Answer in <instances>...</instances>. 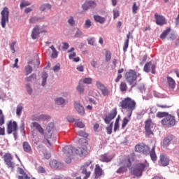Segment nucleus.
Returning <instances> with one entry per match:
<instances>
[{"instance_id":"45","label":"nucleus","mask_w":179,"mask_h":179,"mask_svg":"<svg viewBox=\"0 0 179 179\" xmlns=\"http://www.w3.org/2000/svg\"><path fill=\"white\" fill-rule=\"evenodd\" d=\"M114 122H111L109 126L106 127L107 134L111 135L113 134V125Z\"/></svg>"},{"instance_id":"50","label":"nucleus","mask_w":179,"mask_h":179,"mask_svg":"<svg viewBox=\"0 0 179 179\" xmlns=\"http://www.w3.org/2000/svg\"><path fill=\"white\" fill-rule=\"evenodd\" d=\"M152 125V119H148L145 122V129H149L150 128V126Z\"/></svg>"},{"instance_id":"47","label":"nucleus","mask_w":179,"mask_h":179,"mask_svg":"<svg viewBox=\"0 0 179 179\" xmlns=\"http://www.w3.org/2000/svg\"><path fill=\"white\" fill-rule=\"evenodd\" d=\"M68 23L70 26L73 27L75 26V19L73 17L70 16L68 19Z\"/></svg>"},{"instance_id":"7","label":"nucleus","mask_w":179,"mask_h":179,"mask_svg":"<svg viewBox=\"0 0 179 179\" xmlns=\"http://www.w3.org/2000/svg\"><path fill=\"white\" fill-rule=\"evenodd\" d=\"M3 159L8 169H10L11 170L15 169V162H13V156H12V154L9 152L4 154Z\"/></svg>"},{"instance_id":"37","label":"nucleus","mask_w":179,"mask_h":179,"mask_svg":"<svg viewBox=\"0 0 179 179\" xmlns=\"http://www.w3.org/2000/svg\"><path fill=\"white\" fill-rule=\"evenodd\" d=\"M36 79H37V76L36 75V73H33L29 77H27L25 78V80L26 82H34V80H36Z\"/></svg>"},{"instance_id":"28","label":"nucleus","mask_w":179,"mask_h":179,"mask_svg":"<svg viewBox=\"0 0 179 179\" xmlns=\"http://www.w3.org/2000/svg\"><path fill=\"white\" fill-rule=\"evenodd\" d=\"M103 169L100 168V165L96 164L94 169L95 177H101V176H103Z\"/></svg>"},{"instance_id":"3","label":"nucleus","mask_w":179,"mask_h":179,"mask_svg":"<svg viewBox=\"0 0 179 179\" xmlns=\"http://www.w3.org/2000/svg\"><path fill=\"white\" fill-rule=\"evenodd\" d=\"M13 133L15 141L17 139V123L15 121H9L7 125V134Z\"/></svg>"},{"instance_id":"41","label":"nucleus","mask_w":179,"mask_h":179,"mask_svg":"<svg viewBox=\"0 0 179 179\" xmlns=\"http://www.w3.org/2000/svg\"><path fill=\"white\" fill-rule=\"evenodd\" d=\"M83 84L85 83L86 85H92V82H93V79L92 78H85L84 79L80 80Z\"/></svg>"},{"instance_id":"42","label":"nucleus","mask_w":179,"mask_h":179,"mask_svg":"<svg viewBox=\"0 0 179 179\" xmlns=\"http://www.w3.org/2000/svg\"><path fill=\"white\" fill-rule=\"evenodd\" d=\"M22 111H23V106L18 105L16 108V115L18 117H20L22 115Z\"/></svg>"},{"instance_id":"13","label":"nucleus","mask_w":179,"mask_h":179,"mask_svg":"<svg viewBox=\"0 0 179 179\" xmlns=\"http://www.w3.org/2000/svg\"><path fill=\"white\" fill-rule=\"evenodd\" d=\"M92 164V161H88L85 162L82 166H81V173L82 174H85L84 179H87L88 177H90V171H87V169L89 168V166Z\"/></svg>"},{"instance_id":"34","label":"nucleus","mask_w":179,"mask_h":179,"mask_svg":"<svg viewBox=\"0 0 179 179\" xmlns=\"http://www.w3.org/2000/svg\"><path fill=\"white\" fill-rule=\"evenodd\" d=\"M50 48V50H52L51 57L53 59L58 58V51H57V49H55V47H54V45H51Z\"/></svg>"},{"instance_id":"43","label":"nucleus","mask_w":179,"mask_h":179,"mask_svg":"<svg viewBox=\"0 0 179 179\" xmlns=\"http://www.w3.org/2000/svg\"><path fill=\"white\" fill-rule=\"evenodd\" d=\"M5 124V115H3V112L0 109V127Z\"/></svg>"},{"instance_id":"31","label":"nucleus","mask_w":179,"mask_h":179,"mask_svg":"<svg viewBox=\"0 0 179 179\" xmlns=\"http://www.w3.org/2000/svg\"><path fill=\"white\" fill-rule=\"evenodd\" d=\"M156 146L154 145L150 152V156L152 162H156L157 160V156L156 155V152L155 151Z\"/></svg>"},{"instance_id":"54","label":"nucleus","mask_w":179,"mask_h":179,"mask_svg":"<svg viewBox=\"0 0 179 179\" xmlns=\"http://www.w3.org/2000/svg\"><path fill=\"white\" fill-rule=\"evenodd\" d=\"M77 135H79V136H83V138H87L88 135L86 134V132L83 131H79L77 132Z\"/></svg>"},{"instance_id":"22","label":"nucleus","mask_w":179,"mask_h":179,"mask_svg":"<svg viewBox=\"0 0 179 179\" xmlns=\"http://www.w3.org/2000/svg\"><path fill=\"white\" fill-rule=\"evenodd\" d=\"M50 166L52 169L59 170L62 167V164L55 159H52L50 162Z\"/></svg>"},{"instance_id":"52","label":"nucleus","mask_w":179,"mask_h":179,"mask_svg":"<svg viewBox=\"0 0 179 179\" xmlns=\"http://www.w3.org/2000/svg\"><path fill=\"white\" fill-rule=\"evenodd\" d=\"M111 59V52L110 51L107 50L106 52V62H108Z\"/></svg>"},{"instance_id":"27","label":"nucleus","mask_w":179,"mask_h":179,"mask_svg":"<svg viewBox=\"0 0 179 179\" xmlns=\"http://www.w3.org/2000/svg\"><path fill=\"white\" fill-rule=\"evenodd\" d=\"M31 64H34V62L30 61L28 62V65L24 67V71H25V76H27L30 75L33 72V68L31 67Z\"/></svg>"},{"instance_id":"12","label":"nucleus","mask_w":179,"mask_h":179,"mask_svg":"<svg viewBox=\"0 0 179 179\" xmlns=\"http://www.w3.org/2000/svg\"><path fill=\"white\" fill-rule=\"evenodd\" d=\"M151 69V73L155 75L156 73V64H152V62H147L143 68L144 72H146L147 73H149L150 72Z\"/></svg>"},{"instance_id":"60","label":"nucleus","mask_w":179,"mask_h":179,"mask_svg":"<svg viewBox=\"0 0 179 179\" xmlns=\"http://www.w3.org/2000/svg\"><path fill=\"white\" fill-rule=\"evenodd\" d=\"M59 69H61V64H59V63H58L53 67L54 72H58Z\"/></svg>"},{"instance_id":"5","label":"nucleus","mask_w":179,"mask_h":179,"mask_svg":"<svg viewBox=\"0 0 179 179\" xmlns=\"http://www.w3.org/2000/svg\"><path fill=\"white\" fill-rule=\"evenodd\" d=\"M162 125L171 128L176 125V117L173 115L168 114L162 120Z\"/></svg>"},{"instance_id":"38","label":"nucleus","mask_w":179,"mask_h":179,"mask_svg":"<svg viewBox=\"0 0 179 179\" xmlns=\"http://www.w3.org/2000/svg\"><path fill=\"white\" fill-rule=\"evenodd\" d=\"M120 92H127V90H128V85H127V83L122 82L120 85Z\"/></svg>"},{"instance_id":"56","label":"nucleus","mask_w":179,"mask_h":179,"mask_svg":"<svg viewBox=\"0 0 179 179\" xmlns=\"http://www.w3.org/2000/svg\"><path fill=\"white\" fill-rule=\"evenodd\" d=\"M129 45V42L128 41V39H127V40H126V41L124 43V45H123V51L124 52H127V50L128 49Z\"/></svg>"},{"instance_id":"10","label":"nucleus","mask_w":179,"mask_h":179,"mask_svg":"<svg viewBox=\"0 0 179 179\" xmlns=\"http://www.w3.org/2000/svg\"><path fill=\"white\" fill-rule=\"evenodd\" d=\"M96 87L97 89H99V90L101 92V94L104 97H108V96H110V90H108V88L105 87V85H103L100 81H96Z\"/></svg>"},{"instance_id":"33","label":"nucleus","mask_w":179,"mask_h":179,"mask_svg":"<svg viewBox=\"0 0 179 179\" xmlns=\"http://www.w3.org/2000/svg\"><path fill=\"white\" fill-rule=\"evenodd\" d=\"M77 90L80 93V94H83L85 93V85L82 81L79 82L78 85L77 86Z\"/></svg>"},{"instance_id":"59","label":"nucleus","mask_w":179,"mask_h":179,"mask_svg":"<svg viewBox=\"0 0 179 179\" xmlns=\"http://www.w3.org/2000/svg\"><path fill=\"white\" fill-rule=\"evenodd\" d=\"M26 89L28 94H31V93H33V90L31 89V87L30 86V85L27 84Z\"/></svg>"},{"instance_id":"26","label":"nucleus","mask_w":179,"mask_h":179,"mask_svg":"<svg viewBox=\"0 0 179 179\" xmlns=\"http://www.w3.org/2000/svg\"><path fill=\"white\" fill-rule=\"evenodd\" d=\"M135 159L134 157H129L126 159L124 160V167H127V169H131L132 167V162H134Z\"/></svg>"},{"instance_id":"21","label":"nucleus","mask_w":179,"mask_h":179,"mask_svg":"<svg viewBox=\"0 0 179 179\" xmlns=\"http://www.w3.org/2000/svg\"><path fill=\"white\" fill-rule=\"evenodd\" d=\"M99 160L102 163H110L113 160V156L108 155V153H105L101 155Z\"/></svg>"},{"instance_id":"29","label":"nucleus","mask_w":179,"mask_h":179,"mask_svg":"<svg viewBox=\"0 0 179 179\" xmlns=\"http://www.w3.org/2000/svg\"><path fill=\"white\" fill-rule=\"evenodd\" d=\"M167 84L171 89H176V80L170 76L167 77Z\"/></svg>"},{"instance_id":"62","label":"nucleus","mask_w":179,"mask_h":179,"mask_svg":"<svg viewBox=\"0 0 179 179\" xmlns=\"http://www.w3.org/2000/svg\"><path fill=\"white\" fill-rule=\"evenodd\" d=\"M120 16V11L118 10H113V19H117Z\"/></svg>"},{"instance_id":"46","label":"nucleus","mask_w":179,"mask_h":179,"mask_svg":"<svg viewBox=\"0 0 179 179\" xmlns=\"http://www.w3.org/2000/svg\"><path fill=\"white\" fill-rule=\"evenodd\" d=\"M92 27V21L90 20H86L84 24V29H90Z\"/></svg>"},{"instance_id":"30","label":"nucleus","mask_w":179,"mask_h":179,"mask_svg":"<svg viewBox=\"0 0 179 179\" xmlns=\"http://www.w3.org/2000/svg\"><path fill=\"white\" fill-rule=\"evenodd\" d=\"M173 135L168 136L164 139L163 141V147L169 146L170 145V142L173 141Z\"/></svg>"},{"instance_id":"39","label":"nucleus","mask_w":179,"mask_h":179,"mask_svg":"<svg viewBox=\"0 0 179 179\" xmlns=\"http://www.w3.org/2000/svg\"><path fill=\"white\" fill-rule=\"evenodd\" d=\"M55 101L58 106H64V104H65V99L61 97L57 98L55 99Z\"/></svg>"},{"instance_id":"20","label":"nucleus","mask_w":179,"mask_h":179,"mask_svg":"<svg viewBox=\"0 0 179 179\" xmlns=\"http://www.w3.org/2000/svg\"><path fill=\"white\" fill-rule=\"evenodd\" d=\"M17 173L18 174H20L17 176L18 179H30V176H29V175H27V173H26V172H24V170H23V169L18 167L17 169Z\"/></svg>"},{"instance_id":"19","label":"nucleus","mask_w":179,"mask_h":179,"mask_svg":"<svg viewBox=\"0 0 179 179\" xmlns=\"http://www.w3.org/2000/svg\"><path fill=\"white\" fill-rule=\"evenodd\" d=\"M96 4L94 1H85L84 4L82 6L83 10H87V9H93V8H96Z\"/></svg>"},{"instance_id":"58","label":"nucleus","mask_w":179,"mask_h":179,"mask_svg":"<svg viewBox=\"0 0 179 179\" xmlns=\"http://www.w3.org/2000/svg\"><path fill=\"white\" fill-rule=\"evenodd\" d=\"M75 125L78 128H85V124H83L82 122H76Z\"/></svg>"},{"instance_id":"1","label":"nucleus","mask_w":179,"mask_h":179,"mask_svg":"<svg viewBox=\"0 0 179 179\" xmlns=\"http://www.w3.org/2000/svg\"><path fill=\"white\" fill-rule=\"evenodd\" d=\"M78 142L82 147L77 149H75L72 145H66L63 148V152L66 157L65 159L66 163L69 164L72 162V156H73L75 153L81 157L87 155V140L85 138H80Z\"/></svg>"},{"instance_id":"2","label":"nucleus","mask_w":179,"mask_h":179,"mask_svg":"<svg viewBox=\"0 0 179 179\" xmlns=\"http://www.w3.org/2000/svg\"><path fill=\"white\" fill-rule=\"evenodd\" d=\"M120 106L123 110H126L128 118H131L132 113L136 108V102L129 97L124 98L120 102Z\"/></svg>"},{"instance_id":"18","label":"nucleus","mask_w":179,"mask_h":179,"mask_svg":"<svg viewBox=\"0 0 179 179\" xmlns=\"http://www.w3.org/2000/svg\"><path fill=\"white\" fill-rule=\"evenodd\" d=\"M41 31H40V27L38 25H36L34 29H32V32L31 34V38L33 40H36L40 37V34Z\"/></svg>"},{"instance_id":"61","label":"nucleus","mask_w":179,"mask_h":179,"mask_svg":"<svg viewBox=\"0 0 179 179\" xmlns=\"http://www.w3.org/2000/svg\"><path fill=\"white\" fill-rule=\"evenodd\" d=\"M138 10V6H136V2H134V3H133V6H132V12H133V13H136L137 11Z\"/></svg>"},{"instance_id":"32","label":"nucleus","mask_w":179,"mask_h":179,"mask_svg":"<svg viewBox=\"0 0 179 179\" xmlns=\"http://www.w3.org/2000/svg\"><path fill=\"white\" fill-rule=\"evenodd\" d=\"M94 20L96 23H100L101 24H103L106 22V18L100 15H94Z\"/></svg>"},{"instance_id":"49","label":"nucleus","mask_w":179,"mask_h":179,"mask_svg":"<svg viewBox=\"0 0 179 179\" xmlns=\"http://www.w3.org/2000/svg\"><path fill=\"white\" fill-rule=\"evenodd\" d=\"M128 122H129V120H128V118L124 117L122 120V129H124L127 125L128 124Z\"/></svg>"},{"instance_id":"35","label":"nucleus","mask_w":179,"mask_h":179,"mask_svg":"<svg viewBox=\"0 0 179 179\" xmlns=\"http://www.w3.org/2000/svg\"><path fill=\"white\" fill-rule=\"evenodd\" d=\"M170 31H171V28H167L160 35V38H162V40H164V38H166V37H167V36H169V34H170Z\"/></svg>"},{"instance_id":"53","label":"nucleus","mask_w":179,"mask_h":179,"mask_svg":"<svg viewBox=\"0 0 179 179\" xmlns=\"http://www.w3.org/2000/svg\"><path fill=\"white\" fill-rule=\"evenodd\" d=\"M38 173L44 174L45 173H47V171H45V169H44V167L40 166L38 167Z\"/></svg>"},{"instance_id":"40","label":"nucleus","mask_w":179,"mask_h":179,"mask_svg":"<svg viewBox=\"0 0 179 179\" xmlns=\"http://www.w3.org/2000/svg\"><path fill=\"white\" fill-rule=\"evenodd\" d=\"M47 78H48V74L45 72L42 73V86H45L47 83Z\"/></svg>"},{"instance_id":"8","label":"nucleus","mask_w":179,"mask_h":179,"mask_svg":"<svg viewBox=\"0 0 179 179\" xmlns=\"http://www.w3.org/2000/svg\"><path fill=\"white\" fill-rule=\"evenodd\" d=\"M147 167H148V165L146 164H137L133 170V174L136 176V177H141L142 176V173H143L145 169Z\"/></svg>"},{"instance_id":"11","label":"nucleus","mask_w":179,"mask_h":179,"mask_svg":"<svg viewBox=\"0 0 179 179\" xmlns=\"http://www.w3.org/2000/svg\"><path fill=\"white\" fill-rule=\"evenodd\" d=\"M52 131H54V123L50 122L46 127V133L45 134V139H46V142H48L49 145H51V143H50L48 139L52 136V134L50 133L52 132Z\"/></svg>"},{"instance_id":"25","label":"nucleus","mask_w":179,"mask_h":179,"mask_svg":"<svg viewBox=\"0 0 179 179\" xmlns=\"http://www.w3.org/2000/svg\"><path fill=\"white\" fill-rule=\"evenodd\" d=\"M22 148L24 152H25V153H32L33 152V150H31V146L30 145V144L29 143V142L27 141H24L22 143Z\"/></svg>"},{"instance_id":"44","label":"nucleus","mask_w":179,"mask_h":179,"mask_svg":"<svg viewBox=\"0 0 179 179\" xmlns=\"http://www.w3.org/2000/svg\"><path fill=\"white\" fill-rule=\"evenodd\" d=\"M167 115H169V113L166 112H158L157 113V117H158V118H166Z\"/></svg>"},{"instance_id":"9","label":"nucleus","mask_w":179,"mask_h":179,"mask_svg":"<svg viewBox=\"0 0 179 179\" xmlns=\"http://www.w3.org/2000/svg\"><path fill=\"white\" fill-rule=\"evenodd\" d=\"M149 146L146 145L145 143H141L136 145L135 151L138 153H143V155H149Z\"/></svg>"},{"instance_id":"57","label":"nucleus","mask_w":179,"mask_h":179,"mask_svg":"<svg viewBox=\"0 0 179 179\" xmlns=\"http://www.w3.org/2000/svg\"><path fill=\"white\" fill-rule=\"evenodd\" d=\"M83 36V32L80 31V29H78L77 31L76 32L75 37L76 38H80Z\"/></svg>"},{"instance_id":"63","label":"nucleus","mask_w":179,"mask_h":179,"mask_svg":"<svg viewBox=\"0 0 179 179\" xmlns=\"http://www.w3.org/2000/svg\"><path fill=\"white\" fill-rule=\"evenodd\" d=\"M15 45H16V42H13V43L10 44V50H11L13 54H15Z\"/></svg>"},{"instance_id":"48","label":"nucleus","mask_w":179,"mask_h":179,"mask_svg":"<svg viewBox=\"0 0 179 179\" xmlns=\"http://www.w3.org/2000/svg\"><path fill=\"white\" fill-rule=\"evenodd\" d=\"M125 171H127V168L125 166H121L117 170L116 173L117 174H122V173H125Z\"/></svg>"},{"instance_id":"64","label":"nucleus","mask_w":179,"mask_h":179,"mask_svg":"<svg viewBox=\"0 0 179 179\" xmlns=\"http://www.w3.org/2000/svg\"><path fill=\"white\" fill-rule=\"evenodd\" d=\"M87 41L90 45H94V38H90L87 39Z\"/></svg>"},{"instance_id":"36","label":"nucleus","mask_w":179,"mask_h":179,"mask_svg":"<svg viewBox=\"0 0 179 179\" xmlns=\"http://www.w3.org/2000/svg\"><path fill=\"white\" fill-rule=\"evenodd\" d=\"M52 6L50 3H45L43 4L41 7H40V10L41 12H44V10H49V9H51Z\"/></svg>"},{"instance_id":"14","label":"nucleus","mask_w":179,"mask_h":179,"mask_svg":"<svg viewBox=\"0 0 179 179\" xmlns=\"http://www.w3.org/2000/svg\"><path fill=\"white\" fill-rule=\"evenodd\" d=\"M117 117V108H113L104 118L106 124H110Z\"/></svg>"},{"instance_id":"6","label":"nucleus","mask_w":179,"mask_h":179,"mask_svg":"<svg viewBox=\"0 0 179 179\" xmlns=\"http://www.w3.org/2000/svg\"><path fill=\"white\" fill-rule=\"evenodd\" d=\"M1 27L3 29L6 27V23H9V8L4 7L1 13Z\"/></svg>"},{"instance_id":"23","label":"nucleus","mask_w":179,"mask_h":179,"mask_svg":"<svg viewBox=\"0 0 179 179\" xmlns=\"http://www.w3.org/2000/svg\"><path fill=\"white\" fill-rule=\"evenodd\" d=\"M74 107L80 115H83L85 114V108L80 103L74 102Z\"/></svg>"},{"instance_id":"4","label":"nucleus","mask_w":179,"mask_h":179,"mask_svg":"<svg viewBox=\"0 0 179 179\" xmlns=\"http://www.w3.org/2000/svg\"><path fill=\"white\" fill-rule=\"evenodd\" d=\"M124 78L129 85H133V83L136 82V79H138V75L135 70L130 69L125 73Z\"/></svg>"},{"instance_id":"17","label":"nucleus","mask_w":179,"mask_h":179,"mask_svg":"<svg viewBox=\"0 0 179 179\" xmlns=\"http://www.w3.org/2000/svg\"><path fill=\"white\" fill-rule=\"evenodd\" d=\"M30 127L31 128H34V129L38 131V132H39L41 135H44V129H43V127H41V124H40L38 122H33L31 123Z\"/></svg>"},{"instance_id":"16","label":"nucleus","mask_w":179,"mask_h":179,"mask_svg":"<svg viewBox=\"0 0 179 179\" xmlns=\"http://www.w3.org/2000/svg\"><path fill=\"white\" fill-rule=\"evenodd\" d=\"M31 120L32 121H36L37 122H40L41 121L50 120V116L46 115H34L31 117Z\"/></svg>"},{"instance_id":"15","label":"nucleus","mask_w":179,"mask_h":179,"mask_svg":"<svg viewBox=\"0 0 179 179\" xmlns=\"http://www.w3.org/2000/svg\"><path fill=\"white\" fill-rule=\"evenodd\" d=\"M155 19L156 20V24L158 26H163L164 24H166V18L164 16L155 13Z\"/></svg>"},{"instance_id":"24","label":"nucleus","mask_w":179,"mask_h":179,"mask_svg":"<svg viewBox=\"0 0 179 179\" xmlns=\"http://www.w3.org/2000/svg\"><path fill=\"white\" fill-rule=\"evenodd\" d=\"M160 163L161 166H163V167H166V166H169L170 163V159L167 156L164 155H160Z\"/></svg>"},{"instance_id":"51","label":"nucleus","mask_w":179,"mask_h":179,"mask_svg":"<svg viewBox=\"0 0 179 179\" xmlns=\"http://www.w3.org/2000/svg\"><path fill=\"white\" fill-rule=\"evenodd\" d=\"M145 131L147 138H149L150 135H153V131H152V129H150V128L145 129Z\"/></svg>"},{"instance_id":"55","label":"nucleus","mask_w":179,"mask_h":179,"mask_svg":"<svg viewBox=\"0 0 179 179\" xmlns=\"http://www.w3.org/2000/svg\"><path fill=\"white\" fill-rule=\"evenodd\" d=\"M38 20H40V18L37 17H32L31 18L29 19V23L34 24L36 22H38Z\"/></svg>"}]
</instances>
